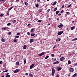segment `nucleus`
<instances>
[{
    "mask_svg": "<svg viewBox=\"0 0 77 77\" xmlns=\"http://www.w3.org/2000/svg\"><path fill=\"white\" fill-rule=\"evenodd\" d=\"M56 60V58H55L54 60V61H55Z\"/></svg>",
    "mask_w": 77,
    "mask_h": 77,
    "instance_id": "55",
    "label": "nucleus"
},
{
    "mask_svg": "<svg viewBox=\"0 0 77 77\" xmlns=\"http://www.w3.org/2000/svg\"><path fill=\"white\" fill-rule=\"evenodd\" d=\"M9 73H6V75H8L9 74Z\"/></svg>",
    "mask_w": 77,
    "mask_h": 77,
    "instance_id": "63",
    "label": "nucleus"
},
{
    "mask_svg": "<svg viewBox=\"0 0 77 77\" xmlns=\"http://www.w3.org/2000/svg\"><path fill=\"white\" fill-rule=\"evenodd\" d=\"M38 23H41V20H38Z\"/></svg>",
    "mask_w": 77,
    "mask_h": 77,
    "instance_id": "40",
    "label": "nucleus"
},
{
    "mask_svg": "<svg viewBox=\"0 0 77 77\" xmlns=\"http://www.w3.org/2000/svg\"><path fill=\"white\" fill-rule=\"evenodd\" d=\"M29 75L30 77H33V75L31 73H30L29 74Z\"/></svg>",
    "mask_w": 77,
    "mask_h": 77,
    "instance_id": "13",
    "label": "nucleus"
},
{
    "mask_svg": "<svg viewBox=\"0 0 77 77\" xmlns=\"http://www.w3.org/2000/svg\"><path fill=\"white\" fill-rule=\"evenodd\" d=\"M19 62H17L16 63V65H19Z\"/></svg>",
    "mask_w": 77,
    "mask_h": 77,
    "instance_id": "24",
    "label": "nucleus"
},
{
    "mask_svg": "<svg viewBox=\"0 0 77 77\" xmlns=\"http://www.w3.org/2000/svg\"><path fill=\"white\" fill-rule=\"evenodd\" d=\"M58 14H59V11H56V15H57Z\"/></svg>",
    "mask_w": 77,
    "mask_h": 77,
    "instance_id": "23",
    "label": "nucleus"
},
{
    "mask_svg": "<svg viewBox=\"0 0 77 77\" xmlns=\"http://www.w3.org/2000/svg\"><path fill=\"white\" fill-rule=\"evenodd\" d=\"M20 71V69H16L14 71V72L17 73V72H18Z\"/></svg>",
    "mask_w": 77,
    "mask_h": 77,
    "instance_id": "1",
    "label": "nucleus"
},
{
    "mask_svg": "<svg viewBox=\"0 0 77 77\" xmlns=\"http://www.w3.org/2000/svg\"><path fill=\"white\" fill-rule=\"evenodd\" d=\"M33 39H31L29 41L30 43H32V42H33Z\"/></svg>",
    "mask_w": 77,
    "mask_h": 77,
    "instance_id": "11",
    "label": "nucleus"
},
{
    "mask_svg": "<svg viewBox=\"0 0 77 77\" xmlns=\"http://www.w3.org/2000/svg\"><path fill=\"white\" fill-rule=\"evenodd\" d=\"M71 5H72L71 4L69 5H68L67 6V8H69V7H70L71 6Z\"/></svg>",
    "mask_w": 77,
    "mask_h": 77,
    "instance_id": "36",
    "label": "nucleus"
},
{
    "mask_svg": "<svg viewBox=\"0 0 77 77\" xmlns=\"http://www.w3.org/2000/svg\"><path fill=\"white\" fill-rule=\"evenodd\" d=\"M59 63V61H56L55 62H54L53 63V64H57V63Z\"/></svg>",
    "mask_w": 77,
    "mask_h": 77,
    "instance_id": "9",
    "label": "nucleus"
},
{
    "mask_svg": "<svg viewBox=\"0 0 77 77\" xmlns=\"http://www.w3.org/2000/svg\"><path fill=\"white\" fill-rule=\"evenodd\" d=\"M60 39L59 38H57V40H56V41L57 42H58V41H60Z\"/></svg>",
    "mask_w": 77,
    "mask_h": 77,
    "instance_id": "18",
    "label": "nucleus"
},
{
    "mask_svg": "<svg viewBox=\"0 0 77 77\" xmlns=\"http://www.w3.org/2000/svg\"><path fill=\"white\" fill-rule=\"evenodd\" d=\"M34 65H35V63L33 64H32L30 66V69H32V68L34 66Z\"/></svg>",
    "mask_w": 77,
    "mask_h": 77,
    "instance_id": "5",
    "label": "nucleus"
},
{
    "mask_svg": "<svg viewBox=\"0 0 77 77\" xmlns=\"http://www.w3.org/2000/svg\"><path fill=\"white\" fill-rule=\"evenodd\" d=\"M11 76L9 75H6L5 76L6 77H10Z\"/></svg>",
    "mask_w": 77,
    "mask_h": 77,
    "instance_id": "30",
    "label": "nucleus"
},
{
    "mask_svg": "<svg viewBox=\"0 0 77 77\" xmlns=\"http://www.w3.org/2000/svg\"><path fill=\"white\" fill-rule=\"evenodd\" d=\"M35 34H33V33H32L31 34V36H35Z\"/></svg>",
    "mask_w": 77,
    "mask_h": 77,
    "instance_id": "29",
    "label": "nucleus"
},
{
    "mask_svg": "<svg viewBox=\"0 0 77 77\" xmlns=\"http://www.w3.org/2000/svg\"><path fill=\"white\" fill-rule=\"evenodd\" d=\"M77 38H74V39L72 40V41H77Z\"/></svg>",
    "mask_w": 77,
    "mask_h": 77,
    "instance_id": "20",
    "label": "nucleus"
},
{
    "mask_svg": "<svg viewBox=\"0 0 77 77\" xmlns=\"http://www.w3.org/2000/svg\"><path fill=\"white\" fill-rule=\"evenodd\" d=\"M63 10H62L61 11V13H63Z\"/></svg>",
    "mask_w": 77,
    "mask_h": 77,
    "instance_id": "59",
    "label": "nucleus"
},
{
    "mask_svg": "<svg viewBox=\"0 0 77 77\" xmlns=\"http://www.w3.org/2000/svg\"><path fill=\"white\" fill-rule=\"evenodd\" d=\"M42 9H40L38 10V11H39V12H42Z\"/></svg>",
    "mask_w": 77,
    "mask_h": 77,
    "instance_id": "34",
    "label": "nucleus"
},
{
    "mask_svg": "<svg viewBox=\"0 0 77 77\" xmlns=\"http://www.w3.org/2000/svg\"><path fill=\"white\" fill-rule=\"evenodd\" d=\"M50 9H48L47 11V12H49V11H50Z\"/></svg>",
    "mask_w": 77,
    "mask_h": 77,
    "instance_id": "50",
    "label": "nucleus"
},
{
    "mask_svg": "<svg viewBox=\"0 0 77 77\" xmlns=\"http://www.w3.org/2000/svg\"><path fill=\"white\" fill-rule=\"evenodd\" d=\"M5 77V75H3L2 76H1V77Z\"/></svg>",
    "mask_w": 77,
    "mask_h": 77,
    "instance_id": "64",
    "label": "nucleus"
},
{
    "mask_svg": "<svg viewBox=\"0 0 77 77\" xmlns=\"http://www.w3.org/2000/svg\"><path fill=\"white\" fill-rule=\"evenodd\" d=\"M56 3H57V2H56V1L54 2L53 3V5L54 6L55 5H56Z\"/></svg>",
    "mask_w": 77,
    "mask_h": 77,
    "instance_id": "15",
    "label": "nucleus"
},
{
    "mask_svg": "<svg viewBox=\"0 0 77 77\" xmlns=\"http://www.w3.org/2000/svg\"><path fill=\"white\" fill-rule=\"evenodd\" d=\"M58 15L59 16H60V15H61V14H58Z\"/></svg>",
    "mask_w": 77,
    "mask_h": 77,
    "instance_id": "61",
    "label": "nucleus"
},
{
    "mask_svg": "<svg viewBox=\"0 0 77 77\" xmlns=\"http://www.w3.org/2000/svg\"><path fill=\"white\" fill-rule=\"evenodd\" d=\"M75 28V26H73L71 28V30H74V29Z\"/></svg>",
    "mask_w": 77,
    "mask_h": 77,
    "instance_id": "16",
    "label": "nucleus"
},
{
    "mask_svg": "<svg viewBox=\"0 0 77 77\" xmlns=\"http://www.w3.org/2000/svg\"><path fill=\"white\" fill-rule=\"evenodd\" d=\"M7 26H11V23H8L7 24Z\"/></svg>",
    "mask_w": 77,
    "mask_h": 77,
    "instance_id": "22",
    "label": "nucleus"
},
{
    "mask_svg": "<svg viewBox=\"0 0 77 77\" xmlns=\"http://www.w3.org/2000/svg\"><path fill=\"white\" fill-rule=\"evenodd\" d=\"M27 34L28 35H30V32H28Z\"/></svg>",
    "mask_w": 77,
    "mask_h": 77,
    "instance_id": "39",
    "label": "nucleus"
},
{
    "mask_svg": "<svg viewBox=\"0 0 77 77\" xmlns=\"http://www.w3.org/2000/svg\"><path fill=\"white\" fill-rule=\"evenodd\" d=\"M17 2H19V0H16Z\"/></svg>",
    "mask_w": 77,
    "mask_h": 77,
    "instance_id": "60",
    "label": "nucleus"
},
{
    "mask_svg": "<svg viewBox=\"0 0 77 77\" xmlns=\"http://www.w3.org/2000/svg\"><path fill=\"white\" fill-rule=\"evenodd\" d=\"M77 76V73H75V74H74L73 75H72V77H74L75 76Z\"/></svg>",
    "mask_w": 77,
    "mask_h": 77,
    "instance_id": "14",
    "label": "nucleus"
},
{
    "mask_svg": "<svg viewBox=\"0 0 77 77\" xmlns=\"http://www.w3.org/2000/svg\"><path fill=\"white\" fill-rule=\"evenodd\" d=\"M30 24H28V25H27V26H30Z\"/></svg>",
    "mask_w": 77,
    "mask_h": 77,
    "instance_id": "62",
    "label": "nucleus"
},
{
    "mask_svg": "<svg viewBox=\"0 0 77 77\" xmlns=\"http://www.w3.org/2000/svg\"><path fill=\"white\" fill-rule=\"evenodd\" d=\"M28 75V74L27 73H26L25 74V75Z\"/></svg>",
    "mask_w": 77,
    "mask_h": 77,
    "instance_id": "58",
    "label": "nucleus"
},
{
    "mask_svg": "<svg viewBox=\"0 0 77 77\" xmlns=\"http://www.w3.org/2000/svg\"><path fill=\"white\" fill-rule=\"evenodd\" d=\"M63 33V32L60 31V32H59L58 33L57 35H62V33Z\"/></svg>",
    "mask_w": 77,
    "mask_h": 77,
    "instance_id": "4",
    "label": "nucleus"
},
{
    "mask_svg": "<svg viewBox=\"0 0 77 77\" xmlns=\"http://www.w3.org/2000/svg\"><path fill=\"white\" fill-rule=\"evenodd\" d=\"M45 53V52H43L41 54H39L38 56H43V55H44V54Z\"/></svg>",
    "mask_w": 77,
    "mask_h": 77,
    "instance_id": "3",
    "label": "nucleus"
},
{
    "mask_svg": "<svg viewBox=\"0 0 77 77\" xmlns=\"http://www.w3.org/2000/svg\"><path fill=\"white\" fill-rule=\"evenodd\" d=\"M4 15V14H1L0 15V17H3Z\"/></svg>",
    "mask_w": 77,
    "mask_h": 77,
    "instance_id": "42",
    "label": "nucleus"
},
{
    "mask_svg": "<svg viewBox=\"0 0 77 77\" xmlns=\"http://www.w3.org/2000/svg\"><path fill=\"white\" fill-rule=\"evenodd\" d=\"M16 22V20H14L13 21V23H15Z\"/></svg>",
    "mask_w": 77,
    "mask_h": 77,
    "instance_id": "54",
    "label": "nucleus"
},
{
    "mask_svg": "<svg viewBox=\"0 0 77 77\" xmlns=\"http://www.w3.org/2000/svg\"><path fill=\"white\" fill-rule=\"evenodd\" d=\"M13 8V7H11L8 10H9L10 11H11V9H12Z\"/></svg>",
    "mask_w": 77,
    "mask_h": 77,
    "instance_id": "37",
    "label": "nucleus"
},
{
    "mask_svg": "<svg viewBox=\"0 0 77 77\" xmlns=\"http://www.w3.org/2000/svg\"><path fill=\"white\" fill-rule=\"evenodd\" d=\"M20 34V32H18L17 34V35H19Z\"/></svg>",
    "mask_w": 77,
    "mask_h": 77,
    "instance_id": "47",
    "label": "nucleus"
},
{
    "mask_svg": "<svg viewBox=\"0 0 77 77\" xmlns=\"http://www.w3.org/2000/svg\"><path fill=\"white\" fill-rule=\"evenodd\" d=\"M26 48H27V46L26 45H24L23 47V49L25 50V49H26Z\"/></svg>",
    "mask_w": 77,
    "mask_h": 77,
    "instance_id": "12",
    "label": "nucleus"
},
{
    "mask_svg": "<svg viewBox=\"0 0 77 77\" xmlns=\"http://www.w3.org/2000/svg\"><path fill=\"white\" fill-rule=\"evenodd\" d=\"M14 42H17V41L16 40H14Z\"/></svg>",
    "mask_w": 77,
    "mask_h": 77,
    "instance_id": "45",
    "label": "nucleus"
},
{
    "mask_svg": "<svg viewBox=\"0 0 77 77\" xmlns=\"http://www.w3.org/2000/svg\"><path fill=\"white\" fill-rule=\"evenodd\" d=\"M54 11H57V8H55L54 9Z\"/></svg>",
    "mask_w": 77,
    "mask_h": 77,
    "instance_id": "35",
    "label": "nucleus"
},
{
    "mask_svg": "<svg viewBox=\"0 0 77 77\" xmlns=\"http://www.w3.org/2000/svg\"><path fill=\"white\" fill-rule=\"evenodd\" d=\"M51 56L52 57H54V54H51Z\"/></svg>",
    "mask_w": 77,
    "mask_h": 77,
    "instance_id": "48",
    "label": "nucleus"
},
{
    "mask_svg": "<svg viewBox=\"0 0 77 77\" xmlns=\"http://www.w3.org/2000/svg\"><path fill=\"white\" fill-rule=\"evenodd\" d=\"M8 70H6L5 71H4L3 72H8Z\"/></svg>",
    "mask_w": 77,
    "mask_h": 77,
    "instance_id": "38",
    "label": "nucleus"
},
{
    "mask_svg": "<svg viewBox=\"0 0 77 77\" xmlns=\"http://www.w3.org/2000/svg\"><path fill=\"white\" fill-rule=\"evenodd\" d=\"M7 15L9 16V13H7Z\"/></svg>",
    "mask_w": 77,
    "mask_h": 77,
    "instance_id": "53",
    "label": "nucleus"
},
{
    "mask_svg": "<svg viewBox=\"0 0 77 77\" xmlns=\"http://www.w3.org/2000/svg\"><path fill=\"white\" fill-rule=\"evenodd\" d=\"M7 27H4L3 28H2V29H3V30H6L7 29Z\"/></svg>",
    "mask_w": 77,
    "mask_h": 77,
    "instance_id": "19",
    "label": "nucleus"
},
{
    "mask_svg": "<svg viewBox=\"0 0 77 77\" xmlns=\"http://www.w3.org/2000/svg\"><path fill=\"white\" fill-rule=\"evenodd\" d=\"M2 42H5L6 41V39L3 38L2 39Z\"/></svg>",
    "mask_w": 77,
    "mask_h": 77,
    "instance_id": "8",
    "label": "nucleus"
},
{
    "mask_svg": "<svg viewBox=\"0 0 77 77\" xmlns=\"http://www.w3.org/2000/svg\"><path fill=\"white\" fill-rule=\"evenodd\" d=\"M62 69L61 68V67H59L58 69V71H59L60 70H61V69Z\"/></svg>",
    "mask_w": 77,
    "mask_h": 77,
    "instance_id": "27",
    "label": "nucleus"
},
{
    "mask_svg": "<svg viewBox=\"0 0 77 77\" xmlns=\"http://www.w3.org/2000/svg\"><path fill=\"white\" fill-rule=\"evenodd\" d=\"M37 1L38 2H41V1L39 0H37Z\"/></svg>",
    "mask_w": 77,
    "mask_h": 77,
    "instance_id": "51",
    "label": "nucleus"
},
{
    "mask_svg": "<svg viewBox=\"0 0 77 77\" xmlns=\"http://www.w3.org/2000/svg\"><path fill=\"white\" fill-rule=\"evenodd\" d=\"M74 66H77V63H76L74 64Z\"/></svg>",
    "mask_w": 77,
    "mask_h": 77,
    "instance_id": "33",
    "label": "nucleus"
},
{
    "mask_svg": "<svg viewBox=\"0 0 77 77\" xmlns=\"http://www.w3.org/2000/svg\"><path fill=\"white\" fill-rule=\"evenodd\" d=\"M64 7H65V6L64 5H63L62 6L61 9H63V8H64Z\"/></svg>",
    "mask_w": 77,
    "mask_h": 77,
    "instance_id": "46",
    "label": "nucleus"
},
{
    "mask_svg": "<svg viewBox=\"0 0 77 77\" xmlns=\"http://www.w3.org/2000/svg\"><path fill=\"white\" fill-rule=\"evenodd\" d=\"M52 72L53 73H55V70L53 68L52 69Z\"/></svg>",
    "mask_w": 77,
    "mask_h": 77,
    "instance_id": "10",
    "label": "nucleus"
},
{
    "mask_svg": "<svg viewBox=\"0 0 77 77\" xmlns=\"http://www.w3.org/2000/svg\"><path fill=\"white\" fill-rule=\"evenodd\" d=\"M14 38H19V36H15Z\"/></svg>",
    "mask_w": 77,
    "mask_h": 77,
    "instance_id": "44",
    "label": "nucleus"
},
{
    "mask_svg": "<svg viewBox=\"0 0 77 77\" xmlns=\"http://www.w3.org/2000/svg\"><path fill=\"white\" fill-rule=\"evenodd\" d=\"M63 26V25L62 24H61L58 26V27L59 28H61V27H62Z\"/></svg>",
    "mask_w": 77,
    "mask_h": 77,
    "instance_id": "7",
    "label": "nucleus"
},
{
    "mask_svg": "<svg viewBox=\"0 0 77 77\" xmlns=\"http://www.w3.org/2000/svg\"><path fill=\"white\" fill-rule=\"evenodd\" d=\"M49 57V56H47L45 57V59H48Z\"/></svg>",
    "mask_w": 77,
    "mask_h": 77,
    "instance_id": "32",
    "label": "nucleus"
},
{
    "mask_svg": "<svg viewBox=\"0 0 77 77\" xmlns=\"http://www.w3.org/2000/svg\"><path fill=\"white\" fill-rule=\"evenodd\" d=\"M35 31V29H32L31 30V32H33Z\"/></svg>",
    "mask_w": 77,
    "mask_h": 77,
    "instance_id": "17",
    "label": "nucleus"
},
{
    "mask_svg": "<svg viewBox=\"0 0 77 77\" xmlns=\"http://www.w3.org/2000/svg\"><path fill=\"white\" fill-rule=\"evenodd\" d=\"M69 71H70V72H74V69L73 68H71L69 69Z\"/></svg>",
    "mask_w": 77,
    "mask_h": 77,
    "instance_id": "2",
    "label": "nucleus"
},
{
    "mask_svg": "<svg viewBox=\"0 0 77 77\" xmlns=\"http://www.w3.org/2000/svg\"><path fill=\"white\" fill-rule=\"evenodd\" d=\"M11 33H12V32H9L8 33V35H11Z\"/></svg>",
    "mask_w": 77,
    "mask_h": 77,
    "instance_id": "31",
    "label": "nucleus"
},
{
    "mask_svg": "<svg viewBox=\"0 0 77 77\" xmlns=\"http://www.w3.org/2000/svg\"><path fill=\"white\" fill-rule=\"evenodd\" d=\"M54 73H52V75H54Z\"/></svg>",
    "mask_w": 77,
    "mask_h": 77,
    "instance_id": "52",
    "label": "nucleus"
},
{
    "mask_svg": "<svg viewBox=\"0 0 77 77\" xmlns=\"http://www.w3.org/2000/svg\"><path fill=\"white\" fill-rule=\"evenodd\" d=\"M66 15H69V14H70V13L69 12H66Z\"/></svg>",
    "mask_w": 77,
    "mask_h": 77,
    "instance_id": "25",
    "label": "nucleus"
},
{
    "mask_svg": "<svg viewBox=\"0 0 77 77\" xmlns=\"http://www.w3.org/2000/svg\"><path fill=\"white\" fill-rule=\"evenodd\" d=\"M23 62H24V64H26V59H25L24 60Z\"/></svg>",
    "mask_w": 77,
    "mask_h": 77,
    "instance_id": "21",
    "label": "nucleus"
},
{
    "mask_svg": "<svg viewBox=\"0 0 77 77\" xmlns=\"http://www.w3.org/2000/svg\"><path fill=\"white\" fill-rule=\"evenodd\" d=\"M3 63V61H0V64H2Z\"/></svg>",
    "mask_w": 77,
    "mask_h": 77,
    "instance_id": "41",
    "label": "nucleus"
},
{
    "mask_svg": "<svg viewBox=\"0 0 77 77\" xmlns=\"http://www.w3.org/2000/svg\"><path fill=\"white\" fill-rule=\"evenodd\" d=\"M56 47V45H55V46H54L53 47V48L54 49V48H55Z\"/></svg>",
    "mask_w": 77,
    "mask_h": 77,
    "instance_id": "49",
    "label": "nucleus"
},
{
    "mask_svg": "<svg viewBox=\"0 0 77 77\" xmlns=\"http://www.w3.org/2000/svg\"><path fill=\"white\" fill-rule=\"evenodd\" d=\"M38 6H39V5L38 4H37L35 5L36 7H38Z\"/></svg>",
    "mask_w": 77,
    "mask_h": 77,
    "instance_id": "43",
    "label": "nucleus"
},
{
    "mask_svg": "<svg viewBox=\"0 0 77 77\" xmlns=\"http://www.w3.org/2000/svg\"><path fill=\"white\" fill-rule=\"evenodd\" d=\"M64 60H65V57H62V58H60V60H61V61H62Z\"/></svg>",
    "mask_w": 77,
    "mask_h": 77,
    "instance_id": "6",
    "label": "nucleus"
},
{
    "mask_svg": "<svg viewBox=\"0 0 77 77\" xmlns=\"http://www.w3.org/2000/svg\"><path fill=\"white\" fill-rule=\"evenodd\" d=\"M68 64H71V61L69 60L68 61Z\"/></svg>",
    "mask_w": 77,
    "mask_h": 77,
    "instance_id": "26",
    "label": "nucleus"
},
{
    "mask_svg": "<svg viewBox=\"0 0 77 77\" xmlns=\"http://www.w3.org/2000/svg\"><path fill=\"white\" fill-rule=\"evenodd\" d=\"M10 11V10L8 9V11L7 13H9V11Z\"/></svg>",
    "mask_w": 77,
    "mask_h": 77,
    "instance_id": "56",
    "label": "nucleus"
},
{
    "mask_svg": "<svg viewBox=\"0 0 77 77\" xmlns=\"http://www.w3.org/2000/svg\"><path fill=\"white\" fill-rule=\"evenodd\" d=\"M59 75H57L56 76V77H59Z\"/></svg>",
    "mask_w": 77,
    "mask_h": 77,
    "instance_id": "57",
    "label": "nucleus"
},
{
    "mask_svg": "<svg viewBox=\"0 0 77 77\" xmlns=\"http://www.w3.org/2000/svg\"><path fill=\"white\" fill-rule=\"evenodd\" d=\"M25 5L27 6V5H29V4L27 3V2H25Z\"/></svg>",
    "mask_w": 77,
    "mask_h": 77,
    "instance_id": "28",
    "label": "nucleus"
}]
</instances>
